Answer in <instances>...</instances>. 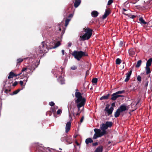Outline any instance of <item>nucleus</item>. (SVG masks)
<instances>
[{"mask_svg":"<svg viewBox=\"0 0 152 152\" xmlns=\"http://www.w3.org/2000/svg\"><path fill=\"white\" fill-rule=\"evenodd\" d=\"M84 31L85 33L80 37L83 40H88L90 38L92 34V30L88 27L84 28Z\"/></svg>","mask_w":152,"mask_h":152,"instance_id":"nucleus-1","label":"nucleus"},{"mask_svg":"<svg viewBox=\"0 0 152 152\" xmlns=\"http://www.w3.org/2000/svg\"><path fill=\"white\" fill-rule=\"evenodd\" d=\"M72 55L75 59L79 61L83 56H87L88 54L82 51L75 50L72 53Z\"/></svg>","mask_w":152,"mask_h":152,"instance_id":"nucleus-2","label":"nucleus"},{"mask_svg":"<svg viewBox=\"0 0 152 152\" xmlns=\"http://www.w3.org/2000/svg\"><path fill=\"white\" fill-rule=\"evenodd\" d=\"M95 133L94 134L93 138L96 139L98 137H100L106 133V131H101L100 129H94Z\"/></svg>","mask_w":152,"mask_h":152,"instance_id":"nucleus-3","label":"nucleus"},{"mask_svg":"<svg viewBox=\"0 0 152 152\" xmlns=\"http://www.w3.org/2000/svg\"><path fill=\"white\" fill-rule=\"evenodd\" d=\"M39 53H46L48 50L49 48L45 42H42L39 47Z\"/></svg>","mask_w":152,"mask_h":152,"instance_id":"nucleus-4","label":"nucleus"},{"mask_svg":"<svg viewBox=\"0 0 152 152\" xmlns=\"http://www.w3.org/2000/svg\"><path fill=\"white\" fill-rule=\"evenodd\" d=\"M61 140L62 142L65 143L66 144H70L73 142L71 136L66 135H64L61 138Z\"/></svg>","mask_w":152,"mask_h":152,"instance_id":"nucleus-5","label":"nucleus"},{"mask_svg":"<svg viewBox=\"0 0 152 152\" xmlns=\"http://www.w3.org/2000/svg\"><path fill=\"white\" fill-rule=\"evenodd\" d=\"M75 95L76 98H77V99L75 100L76 103L82 102L83 101H84V102H86V99L82 97L81 94L80 92H76Z\"/></svg>","mask_w":152,"mask_h":152,"instance_id":"nucleus-6","label":"nucleus"},{"mask_svg":"<svg viewBox=\"0 0 152 152\" xmlns=\"http://www.w3.org/2000/svg\"><path fill=\"white\" fill-rule=\"evenodd\" d=\"M110 105H107L106 106L104 109V111L107 113V115L109 116L112 113L113 111L114 110V108L113 107H111L109 108Z\"/></svg>","mask_w":152,"mask_h":152,"instance_id":"nucleus-7","label":"nucleus"},{"mask_svg":"<svg viewBox=\"0 0 152 152\" xmlns=\"http://www.w3.org/2000/svg\"><path fill=\"white\" fill-rule=\"evenodd\" d=\"M27 68H23L21 72L20 73H22V74L24 77H26V79L25 80H24V81H25L26 83L27 82L28 77H27L28 73L27 72Z\"/></svg>","mask_w":152,"mask_h":152,"instance_id":"nucleus-8","label":"nucleus"},{"mask_svg":"<svg viewBox=\"0 0 152 152\" xmlns=\"http://www.w3.org/2000/svg\"><path fill=\"white\" fill-rule=\"evenodd\" d=\"M118 109H119L121 113L128 110L126 105L124 104L121 105Z\"/></svg>","mask_w":152,"mask_h":152,"instance_id":"nucleus-9","label":"nucleus"},{"mask_svg":"<svg viewBox=\"0 0 152 152\" xmlns=\"http://www.w3.org/2000/svg\"><path fill=\"white\" fill-rule=\"evenodd\" d=\"M71 123L70 121L68 122L66 125L65 132L66 133H67L70 130L71 128Z\"/></svg>","mask_w":152,"mask_h":152,"instance_id":"nucleus-10","label":"nucleus"},{"mask_svg":"<svg viewBox=\"0 0 152 152\" xmlns=\"http://www.w3.org/2000/svg\"><path fill=\"white\" fill-rule=\"evenodd\" d=\"M112 98L111 99L113 100H115L118 97H122L123 96L117 95L116 93H114L112 95Z\"/></svg>","mask_w":152,"mask_h":152,"instance_id":"nucleus-11","label":"nucleus"},{"mask_svg":"<svg viewBox=\"0 0 152 152\" xmlns=\"http://www.w3.org/2000/svg\"><path fill=\"white\" fill-rule=\"evenodd\" d=\"M132 73V71L131 70L126 74V78L125 80V82H127L129 80Z\"/></svg>","mask_w":152,"mask_h":152,"instance_id":"nucleus-12","label":"nucleus"},{"mask_svg":"<svg viewBox=\"0 0 152 152\" xmlns=\"http://www.w3.org/2000/svg\"><path fill=\"white\" fill-rule=\"evenodd\" d=\"M110 13L109 10H106L104 14L102 16V18L104 19L106 18L107 16L110 14Z\"/></svg>","mask_w":152,"mask_h":152,"instance_id":"nucleus-13","label":"nucleus"},{"mask_svg":"<svg viewBox=\"0 0 152 152\" xmlns=\"http://www.w3.org/2000/svg\"><path fill=\"white\" fill-rule=\"evenodd\" d=\"M108 128L105 124H102L100 126V129L102 131H106V130Z\"/></svg>","mask_w":152,"mask_h":152,"instance_id":"nucleus-14","label":"nucleus"},{"mask_svg":"<svg viewBox=\"0 0 152 152\" xmlns=\"http://www.w3.org/2000/svg\"><path fill=\"white\" fill-rule=\"evenodd\" d=\"M76 103L77 104V106L78 108V110L79 111L80 110V108L84 105L85 104V102H84L83 101L82 102Z\"/></svg>","mask_w":152,"mask_h":152,"instance_id":"nucleus-15","label":"nucleus"},{"mask_svg":"<svg viewBox=\"0 0 152 152\" xmlns=\"http://www.w3.org/2000/svg\"><path fill=\"white\" fill-rule=\"evenodd\" d=\"M58 81L61 84H63L64 83V78L61 76H60L58 79Z\"/></svg>","mask_w":152,"mask_h":152,"instance_id":"nucleus-16","label":"nucleus"},{"mask_svg":"<svg viewBox=\"0 0 152 152\" xmlns=\"http://www.w3.org/2000/svg\"><path fill=\"white\" fill-rule=\"evenodd\" d=\"M135 50L134 49L131 48L129 51V55L130 56L134 55L135 53Z\"/></svg>","mask_w":152,"mask_h":152,"instance_id":"nucleus-17","label":"nucleus"},{"mask_svg":"<svg viewBox=\"0 0 152 152\" xmlns=\"http://www.w3.org/2000/svg\"><path fill=\"white\" fill-rule=\"evenodd\" d=\"M98 14L99 13L96 11H93L91 13V15L93 17H96Z\"/></svg>","mask_w":152,"mask_h":152,"instance_id":"nucleus-18","label":"nucleus"},{"mask_svg":"<svg viewBox=\"0 0 152 152\" xmlns=\"http://www.w3.org/2000/svg\"><path fill=\"white\" fill-rule=\"evenodd\" d=\"M152 58H150L147 61L146 66L149 67L152 64Z\"/></svg>","mask_w":152,"mask_h":152,"instance_id":"nucleus-19","label":"nucleus"},{"mask_svg":"<svg viewBox=\"0 0 152 152\" xmlns=\"http://www.w3.org/2000/svg\"><path fill=\"white\" fill-rule=\"evenodd\" d=\"M103 151V147L102 146H100L97 148L94 152H102Z\"/></svg>","mask_w":152,"mask_h":152,"instance_id":"nucleus-20","label":"nucleus"},{"mask_svg":"<svg viewBox=\"0 0 152 152\" xmlns=\"http://www.w3.org/2000/svg\"><path fill=\"white\" fill-rule=\"evenodd\" d=\"M81 2L80 0H76L74 3V6L75 8L77 7L80 5Z\"/></svg>","mask_w":152,"mask_h":152,"instance_id":"nucleus-21","label":"nucleus"},{"mask_svg":"<svg viewBox=\"0 0 152 152\" xmlns=\"http://www.w3.org/2000/svg\"><path fill=\"white\" fill-rule=\"evenodd\" d=\"M121 112L119 110V109H118L114 114V116L115 118L118 117L120 115Z\"/></svg>","mask_w":152,"mask_h":152,"instance_id":"nucleus-22","label":"nucleus"},{"mask_svg":"<svg viewBox=\"0 0 152 152\" xmlns=\"http://www.w3.org/2000/svg\"><path fill=\"white\" fill-rule=\"evenodd\" d=\"M86 143L88 145L89 143H91L93 142V140L91 138H88L85 141Z\"/></svg>","mask_w":152,"mask_h":152,"instance_id":"nucleus-23","label":"nucleus"},{"mask_svg":"<svg viewBox=\"0 0 152 152\" xmlns=\"http://www.w3.org/2000/svg\"><path fill=\"white\" fill-rule=\"evenodd\" d=\"M110 95V94H109L106 95H104L102 97H101L100 99L101 100H103V99H106L108 98Z\"/></svg>","mask_w":152,"mask_h":152,"instance_id":"nucleus-24","label":"nucleus"},{"mask_svg":"<svg viewBox=\"0 0 152 152\" xmlns=\"http://www.w3.org/2000/svg\"><path fill=\"white\" fill-rule=\"evenodd\" d=\"M139 20L141 24H146L147 22H145L142 17H140L139 18Z\"/></svg>","mask_w":152,"mask_h":152,"instance_id":"nucleus-25","label":"nucleus"},{"mask_svg":"<svg viewBox=\"0 0 152 152\" xmlns=\"http://www.w3.org/2000/svg\"><path fill=\"white\" fill-rule=\"evenodd\" d=\"M105 124L108 128L111 127L112 125V122L110 121H106Z\"/></svg>","mask_w":152,"mask_h":152,"instance_id":"nucleus-26","label":"nucleus"},{"mask_svg":"<svg viewBox=\"0 0 152 152\" xmlns=\"http://www.w3.org/2000/svg\"><path fill=\"white\" fill-rule=\"evenodd\" d=\"M60 45V42H58L55 45L54 47L52 48H50L49 49H51L52 48H55L59 46Z\"/></svg>","mask_w":152,"mask_h":152,"instance_id":"nucleus-27","label":"nucleus"},{"mask_svg":"<svg viewBox=\"0 0 152 152\" xmlns=\"http://www.w3.org/2000/svg\"><path fill=\"white\" fill-rule=\"evenodd\" d=\"M145 70L146 71V73L147 75L150 73L151 72V71L149 67L146 66Z\"/></svg>","mask_w":152,"mask_h":152,"instance_id":"nucleus-28","label":"nucleus"},{"mask_svg":"<svg viewBox=\"0 0 152 152\" xmlns=\"http://www.w3.org/2000/svg\"><path fill=\"white\" fill-rule=\"evenodd\" d=\"M142 61L141 60H139L137 61V64L136 65V67H139L141 65Z\"/></svg>","mask_w":152,"mask_h":152,"instance_id":"nucleus-29","label":"nucleus"},{"mask_svg":"<svg viewBox=\"0 0 152 152\" xmlns=\"http://www.w3.org/2000/svg\"><path fill=\"white\" fill-rule=\"evenodd\" d=\"M13 75V72H10V73L9 76L8 77V78L9 79L12 78L14 77Z\"/></svg>","mask_w":152,"mask_h":152,"instance_id":"nucleus-30","label":"nucleus"},{"mask_svg":"<svg viewBox=\"0 0 152 152\" xmlns=\"http://www.w3.org/2000/svg\"><path fill=\"white\" fill-rule=\"evenodd\" d=\"M121 60L120 58H118L116 59V64H119L121 63Z\"/></svg>","mask_w":152,"mask_h":152,"instance_id":"nucleus-31","label":"nucleus"},{"mask_svg":"<svg viewBox=\"0 0 152 152\" xmlns=\"http://www.w3.org/2000/svg\"><path fill=\"white\" fill-rule=\"evenodd\" d=\"M70 20L71 19H69V18H68V19H66V21H65V26H67L68 25V24Z\"/></svg>","mask_w":152,"mask_h":152,"instance_id":"nucleus-32","label":"nucleus"},{"mask_svg":"<svg viewBox=\"0 0 152 152\" xmlns=\"http://www.w3.org/2000/svg\"><path fill=\"white\" fill-rule=\"evenodd\" d=\"M125 92V91L124 90L123 91H118L117 92H116V94H117V95H118V94H121L123 93H124Z\"/></svg>","mask_w":152,"mask_h":152,"instance_id":"nucleus-33","label":"nucleus"},{"mask_svg":"<svg viewBox=\"0 0 152 152\" xmlns=\"http://www.w3.org/2000/svg\"><path fill=\"white\" fill-rule=\"evenodd\" d=\"M23 89V88H22L21 89H18L15 91H14L13 92V95H14V94H17V93H18L19 92V91L21 90H22Z\"/></svg>","mask_w":152,"mask_h":152,"instance_id":"nucleus-34","label":"nucleus"},{"mask_svg":"<svg viewBox=\"0 0 152 152\" xmlns=\"http://www.w3.org/2000/svg\"><path fill=\"white\" fill-rule=\"evenodd\" d=\"M97 78H94L92 80V82L93 83H96L97 82Z\"/></svg>","mask_w":152,"mask_h":152,"instance_id":"nucleus-35","label":"nucleus"},{"mask_svg":"<svg viewBox=\"0 0 152 152\" xmlns=\"http://www.w3.org/2000/svg\"><path fill=\"white\" fill-rule=\"evenodd\" d=\"M23 61V59L22 58H18L17 60V64Z\"/></svg>","mask_w":152,"mask_h":152,"instance_id":"nucleus-36","label":"nucleus"},{"mask_svg":"<svg viewBox=\"0 0 152 152\" xmlns=\"http://www.w3.org/2000/svg\"><path fill=\"white\" fill-rule=\"evenodd\" d=\"M148 80L146 79L144 81V85L145 87H147L148 86Z\"/></svg>","mask_w":152,"mask_h":152,"instance_id":"nucleus-37","label":"nucleus"},{"mask_svg":"<svg viewBox=\"0 0 152 152\" xmlns=\"http://www.w3.org/2000/svg\"><path fill=\"white\" fill-rule=\"evenodd\" d=\"M137 80L138 81L141 82V78L140 75H138L137 77Z\"/></svg>","mask_w":152,"mask_h":152,"instance_id":"nucleus-38","label":"nucleus"},{"mask_svg":"<svg viewBox=\"0 0 152 152\" xmlns=\"http://www.w3.org/2000/svg\"><path fill=\"white\" fill-rule=\"evenodd\" d=\"M62 111L61 109H59L58 110L57 112V114H61L62 113Z\"/></svg>","mask_w":152,"mask_h":152,"instance_id":"nucleus-39","label":"nucleus"},{"mask_svg":"<svg viewBox=\"0 0 152 152\" xmlns=\"http://www.w3.org/2000/svg\"><path fill=\"white\" fill-rule=\"evenodd\" d=\"M113 0H109L108 2L107 5H110L113 3Z\"/></svg>","mask_w":152,"mask_h":152,"instance_id":"nucleus-40","label":"nucleus"},{"mask_svg":"<svg viewBox=\"0 0 152 152\" xmlns=\"http://www.w3.org/2000/svg\"><path fill=\"white\" fill-rule=\"evenodd\" d=\"M128 17L132 19H133L136 17L135 15H129Z\"/></svg>","mask_w":152,"mask_h":152,"instance_id":"nucleus-41","label":"nucleus"},{"mask_svg":"<svg viewBox=\"0 0 152 152\" xmlns=\"http://www.w3.org/2000/svg\"><path fill=\"white\" fill-rule=\"evenodd\" d=\"M49 104L51 106H53L55 104L53 102H51L49 103Z\"/></svg>","mask_w":152,"mask_h":152,"instance_id":"nucleus-42","label":"nucleus"},{"mask_svg":"<svg viewBox=\"0 0 152 152\" xmlns=\"http://www.w3.org/2000/svg\"><path fill=\"white\" fill-rule=\"evenodd\" d=\"M22 74V73H20L18 74H16L13 72V75H14V77H16L18 76H19Z\"/></svg>","mask_w":152,"mask_h":152,"instance_id":"nucleus-43","label":"nucleus"},{"mask_svg":"<svg viewBox=\"0 0 152 152\" xmlns=\"http://www.w3.org/2000/svg\"><path fill=\"white\" fill-rule=\"evenodd\" d=\"M71 69L72 70H75L76 69L77 67L76 66H73L71 67Z\"/></svg>","mask_w":152,"mask_h":152,"instance_id":"nucleus-44","label":"nucleus"},{"mask_svg":"<svg viewBox=\"0 0 152 152\" xmlns=\"http://www.w3.org/2000/svg\"><path fill=\"white\" fill-rule=\"evenodd\" d=\"M17 84H18V82L16 81H15L14 83L13 84L12 86H15L17 85Z\"/></svg>","mask_w":152,"mask_h":152,"instance_id":"nucleus-45","label":"nucleus"},{"mask_svg":"<svg viewBox=\"0 0 152 152\" xmlns=\"http://www.w3.org/2000/svg\"><path fill=\"white\" fill-rule=\"evenodd\" d=\"M51 110L53 112H55L56 111V110L54 108V107H52L51 108Z\"/></svg>","mask_w":152,"mask_h":152,"instance_id":"nucleus-46","label":"nucleus"},{"mask_svg":"<svg viewBox=\"0 0 152 152\" xmlns=\"http://www.w3.org/2000/svg\"><path fill=\"white\" fill-rule=\"evenodd\" d=\"M123 44V43L122 41H121L119 44V46L120 47H122Z\"/></svg>","mask_w":152,"mask_h":152,"instance_id":"nucleus-47","label":"nucleus"},{"mask_svg":"<svg viewBox=\"0 0 152 152\" xmlns=\"http://www.w3.org/2000/svg\"><path fill=\"white\" fill-rule=\"evenodd\" d=\"M10 91V90L6 89L4 91V92L6 93H7L8 92H9Z\"/></svg>","mask_w":152,"mask_h":152,"instance_id":"nucleus-48","label":"nucleus"},{"mask_svg":"<svg viewBox=\"0 0 152 152\" xmlns=\"http://www.w3.org/2000/svg\"><path fill=\"white\" fill-rule=\"evenodd\" d=\"M23 81H20V85L21 86H22L23 85Z\"/></svg>","mask_w":152,"mask_h":152,"instance_id":"nucleus-49","label":"nucleus"},{"mask_svg":"<svg viewBox=\"0 0 152 152\" xmlns=\"http://www.w3.org/2000/svg\"><path fill=\"white\" fill-rule=\"evenodd\" d=\"M58 27L59 28V31H60L61 30V26L60 25H58Z\"/></svg>","mask_w":152,"mask_h":152,"instance_id":"nucleus-50","label":"nucleus"},{"mask_svg":"<svg viewBox=\"0 0 152 152\" xmlns=\"http://www.w3.org/2000/svg\"><path fill=\"white\" fill-rule=\"evenodd\" d=\"M83 119H84V117H83V116L82 117V118H81L80 120V122L81 123H82L83 122Z\"/></svg>","mask_w":152,"mask_h":152,"instance_id":"nucleus-51","label":"nucleus"},{"mask_svg":"<svg viewBox=\"0 0 152 152\" xmlns=\"http://www.w3.org/2000/svg\"><path fill=\"white\" fill-rule=\"evenodd\" d=\"M72 45V43L70 42H69L68 43V46L70 47Z\"/></svg>","mask_w":152,"mask_h":152,"instance_id":"nucleus-52","label":"nucleus"},{"mask_svg":"<svg viewBox=\"0 0 152 152\" xmlns=\"http://www.w3.org/2000/svg\"><path fill=\"white\" fill-rule=\"evenodd\" d=\"M98 144V143L97 142H95V143H94L93 144V146H95V145H97Z\"/></svg>","mask_w":152,"mask_h":152,"instance_id":"nucleus-53","label":"nucleus"},{"mask_svg":"<svg viewBox=\"0 0 152 152\" xmlns=\"http://www.w3.org/2000/svg\"><path fill=\"white\" fill-rule=\"evenodd\" d=\"M72 16H73V15L72 14H70L69 15L68 17L69 18H70V17H72Z\"/></svg>","mask_w":152,"mask_h":152,"instance_id":"nucleus-54","label":"nucleus"},{"mask_svg":"<svg viewBox=\"0 0 152 152\" xmlns=\"http://www.w3.org/2000/svg\"><path fill=\"white\" fill-rule=\"evenodd\" d=\"M63 55H64V50H62L61 51Z\"/></svg>","mask_w":152,"mask_h":152,"instance_id":"nucleus-55","label":"nucleus"},{"mask_svg":"<svg viewBox=\"0 0 152 152\" xmlns=\"http://www.w3.org/2000/svg\"><path fill=\"white\" fill-rule=\"evenodd\" d=\"M54 108L56 109H58V106H55L54 107Z\"/></svg>","mask_w":152,"mask_h":152,"instance_id":"nucleus-56","label":"nucleus"},{"mask_svg":"<svg viewBox=\"0 0 152 152\" xmlns=\"http://www.w3.org/2000/svg\"><path fill=\"white\" fill-rule=\"evenodd\" d=\"M75 143H76V145H78V146L80 145L79 144L77 141L75 142Z\"/></svg>","mask_w":152,"mask_h":152,"instance_id":"nucleus-57","label":"nucleus"},{"mask_svg":"<svg viewBox=\"0 0 152 152\" xmlns=\"http://www.w3.org/2000/svg\"><path fill=\"white\" fill-rule=\"evenodd\" d=\"M140 100L138 99V101H137V102L136 103V105L137 104L139 103V102H140Z\"/></svg>","mask_w":152,"mask_h":152,"instance_id":"nucleus-58","label":"nucleus"},{"mask_svg":"<svg viewBox=\"0 0 152 152\" xmlns=\"http://www.w3.org/2000/svg\"><path fill=\"white\" fill-rule=\"evenodd\" d=\"M52 72L53 73V74H54L55 75L56 74V73H54V70H52Z\"/></svg>","mask_w":152,"mask_h":152,"instance_id":"nucleus-59","label":"nucleus"},{"mask_svg":"<svg viewBox=\"0 0 152 152\" xmlns=\"http://www.w3.org/2000/svg\"><path fill=\"white\" fill-rule=\"evenodd\" d=\"M123 14H124V15H127V16H128L129 15H128V14H126V13H123Z\"/></svg>","mask_w":152,"mask_h":152,"instance_id":"nucleus-60","label":"nucleus"},{"mask_svg":"<svg viewBox=\"0 0 152 152\" xmlns=\"http://www.w3.org/2000/svg\"><path fill=\"white\" fill-rule=\"evenodd\" d=\"M80 113H77L76 114V115H79Z\"/></svg>","mask_w":152,"mask_h":152,"instance_id":"nucleus-61","label":"nucleus"},{"mask_svg":"<svg viewBox=\"0 0 152 152\" xmlns=\"http://www.w3.org/2000/svg\"><path fill=\"white\" fill-rule=\"evenodd\" d=\"M123 10H124V11H126V10L125 9H124V8H123Z\"/></svg>","mask_w":152,"mask_h":152,"instance_id":"nucleus-62","label":"nucleus"},{"mask_svg":"<svg viewBox=\"0 0 152 152\" xmlns=\"http://www.w3.org/2000/svg\"><path fill=\"white\" fill-rule=\"evenodd\" d=\"M115 105V104L114 103H113L112 104V107H113V105Z\"/></svg>","mask_w":152,"mask_h":152,"instance_id":"nucleus-63","label":"nucleus"},{"mask_svg":"<svg viewBox=\"0 0 152 152\" xmlns=\"http://www.w3.org/2000/svg\"><path fill=\"white\" fill-rule=\"evenodd\" d=\"M69 117H71V115L69 113Z\"/></svg>","mask_w":152,"mask_h":152,"instance_id":"nucleus-64","label":"nucleus"}]
</instances>
